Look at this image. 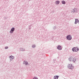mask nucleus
Masks as SVG:
<instances>
[{
    "instance_id": "16",
    "label": "nucleus",
    "mask_w": 79,
    "mask_h": 79,
    "mask_svg": "<svg viewBox=\"0 0 79 79\" xmlns=\"http://www.w3.org/2000/svg\"><path fill=\"white\" fill-rule=\"evenodd\" d=\"M8 48V47H5V49H7V48Z\"/></svg>"
},
{
    "instance_id": "3",
    "label": "nucleus",
    "mask_w": 79,
    "mask_h": 79,
    "mask_svg": "<svg viewBox=\"0 0 79 79\" xmlns=\"http://www.w3.org/2000/svg\"><path fill=\"white\" fill-rule=\"evenodd\" d=\"M69 60L70 61H74L76 60L73 57H71L69 59Z\"/></svg>"
},
{
    "instance_id": "9",
    "label": "nucleus",
    "mask_w": 79,
    "mask_h": 79,
    "mask_svg": "<svg viewBox=\"0 0 79 79\" xmlns=\"http://www.w3.org/2000/svg\"><path fill=\"white\" fill-rule=\"evenodd\" d=\"M56 3L57 4V5H58L59 3H60V1H57L56 2Z\"/></svg>"
},
{
    "instance_id": "8",
    "label": "nucleus",
    "mask_w": 79,
    "mask_h": 79,
    "mask_svg": "<svg viewBox=\"0 0 79 79\" xmlns=\"http://www.w3.org/2000/svg\"><path fill=\"white\" fill-rule=\"evenodd\" d=\"M24 64H25L26 65H27V64H28V63L26 61H25L24 62Z\"/></svg>"
},
{
    "instance_id": "5",
    "label": "nucleus",
    "mask_w": 79,
    "mask_h": 79,
    "mask_svg": "<svg viewBox=\"0 0 79 79\" xmlns=\"http://www.w3.org/2000/svg\"><path fill=\"white\" fill-rule=\"evenodd\" d=\"M14 31H15V28L13 27L11 29V31H10V33H13Z\"/></svg>"
},
{
    "instance_id": "15",
    "label": "nucleus",
    "mask_w": 79,
    "mask_h": 79,
    "mask_svg": "<svg viewBox=\"0 0 79 79\" xmlns=\"http://www.w3.org/2000/svg\"><path fill=\"white\" fill-rule=\"evenodd\" d=\"M32 47L33 48H34V47H35V46L34 45H33L32 46Z\"/></svg>"
},
{
    "instance_id": "4",
    "label": "nucleus",
    "mask_w": 79,
    "mask_h": 79,
    "mask_svg": "<svg viewBox=\"0 0 79 79\" xmlns=\"http://www.w3.org/2000/svg\"><path fill=\"white\" fill-rule=\"evenodd\" d=\"M67 39L68 40H71V39H72V37H71V35H68L67 36Z\"/></svg>"
},
{
    "instance_id": "6",
    "label": "nucleus",
    "mask_w": 79,
    "mask_h": 79,
    "mask_svg": "<svg viewBox=\"0 0 79 79\" xmlns=\"http://www.w3.org/2000/svg\"><path fill=\"white\" fill-rule=\"evenodd\" d=\"M57 48L58 50H61V47L60 45L58 46L57 47Z\"/></svg>"
},
{
    "instance_id": "7",
    "label": "nucleus",
    "mask_w": 79,
    "mask_h": 79,
    "mask_svg": "<svg viewBox=\"0 0 79 79\" xmlns=\"http://www.w3.org/2000/svg\"><path fill=\"white\" fill-rule=\"evenodd\" d=\"M58 76H55L54 77V79H58Z\"/></svg>"
},
{
    "instance_id": "14",
    "label": "nucleus",
    "mask_w": 79,
    "mask_h": 79,
    "mask_svg": "<svg viewBox=\"0 0 79 79\" xmlns=\"http://www.w3.org/2000/svg\"><path fill=\"white\" fill-rule=\"evenodd\" d=\"M71 11H72V12H73V13H74V12H75L74 11V9H72Z\"/></svg>"
},
{
    "instance_id": "11",
    "label": "nucleus",
    "mask_w": 79,
    "mask_h": 79,
    "mask_svg": "<svg viewBox=\"0 0 79 79\" xmlns=\"http://www.w3.org/2000/svg\"><path fill=\"white\" fill-rule=\"evenodd\" d=\"M78 22V20L76 19H75V24H77V23Z\"/></svg>"
},
{
    "instance_id": "2",
    "label": "nucleus",
    "mask_w": 79,
    "mask_h": 79,
    "mask_svg": "<svg viewBox=\"0 0 79 79\" xmlns=\"http://www.w3.org/2000/svg\"><path fill=\"white\" fill-rule=\"evenodd\" d=\"M68 67L69 69H73L74 68L73 66L72 65V64H70L69 65H68Z\"/></svg>"
},
{
    "instance_id": "10",
    "label": "nucleus",
    "mask_w": 79,
    "mask_h": 79,
    "mask_svg": "<svg viewBox=\"0 0 79 79\" xmlns=\"http://www.w3.org/2000/svg\"><path fill=\"white\" fill-rule=\"evenodd\" d=\"M74 11H75V12H77V11H78V10L75 8L74 9Z\"/></svg>"
},
{
    "instance_id": "1",
    "label": "nucleus",
    "mask_w": 79,
    "mask_h": 79,
    "mask_svg": "<svg viewBox=\"0 0 79 79\" xmlns=\"http://www.w3.org/2000/svg\"><path fill=\"white\" fill-rule=\"evenodd\" d=\"M72 50L73 52H77V51H79V48H73Z\"/></svg>"
},
{
    "instance_id": "13",
    "label": "nucleus",
    "mask_w": 79,
    "mask_h": 79,
    "mask_svg": "<svg viewBox=\"0 0 79 79\" xmlns=\"http://www.w3.org/2000/svg\"><path fill=\"white\" fill-rule=\"evenodd\" d=\"M10 57L12 59H14V58H15V57L11 56H10Z\"/></svg>"
},
{
    "instance_id": "12",
    "label": "nucleus",
    "mask_w": 79,
    "mask_h": 79,
    "mask_svg": "<svg viewBox=\"0 0 79 79\" xmlns=\"http://www.w3.org/2000/svg\"><path fill=\"white\" fill-rule=\"evenodd\" d=\"M62 4H65V3H66V2H65V1H62Z\"/></svg>"
}]
</instances>
